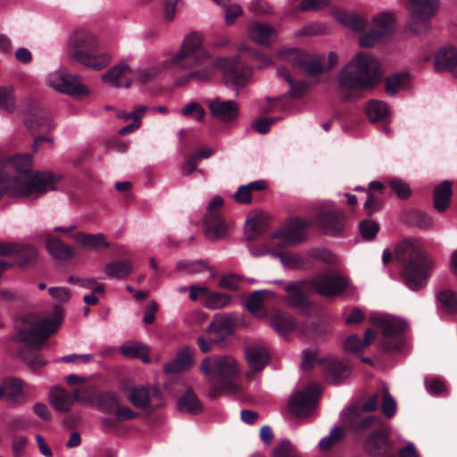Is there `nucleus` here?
I'll return each mask as SVG.
<instances>
[{"label": "nucleus", "instance_id": "nucleus-58", "mask_svg": "<svg viewBox=\"0 0 457 457\" xmlns=\"http://www.w3.org/2000/svg\"><path fill=\"white\" fill-rule=\"evenodd\" d=\"M113 413L119 423L136 420L139 417V413L137 411H133L128 406L120 405V403L114 409Z\"/></svg>", "mask_w": 457, "mask_h": 457}, {"label": "nucleus", "instance_id": "nucleus-12", "mask_svg": "<svg viewBox=\"0 0 457 457\" xmlns=\"http://www.w3.org/2000/svg\"><path fill=\"white\" fill-rule=\"evenodd\" d=\"M223 205V199L215 196L210 202L204 217L205 236L210 240L224 238L228 232L229 225L225 221L218 208Z\"/></svg>", "mask_w": 457, "mask_h": 457}, {"label": "nucleus", "instance_id": "nucleus-16", "mask_svg": "<svg viewBox=\"0 0 457 457\" xmlns=\"http://www.w3.org/2000/svg\"><path fill=\"white\" fill-rule=\"evenodd\" d=\"M320 395V386L312 384L306 390L298 391L290 397L288 410L296 417H306L315 408Z\"/></svg>", "mask_w": 457, "mask_h": 457}, {"label": "nucleus", "instance_id": "nucleus-47", "mask_svg": "<svg viewBox=\"0 0 457 457\" xmlns=\"http://www.w3.org/2000/svg\"><path fill=\"white\" fill-rule=\"evenodd\" d=\"M366 114L371 122L382 121L388 114L387 104L378 100H372L366 108Z\"/></svg>", "mask_w": 457, "mask_h": 457}, {"label": "nucleus", "instance_id": "nucleus-59", "mask_svg": "<svg viewBox=\"0 0 457 457\" xmlns=\"http://www.w3.org/2000/svg\"><path fill=\"white\" fill-rule=\"evenodd\" d=\"M303 333L313 339L323 337L327 333L326 327L320 322H311L303 328Z\"/></svg>", "mask_w": 457, "mask_h": 457}, {"label": "nucleus", "instance_id": "nucleus-57", "mask_svg": "<svg viewBox=\"0 0 457 457\" xmlns=\"http://www.w3.org/2000/svg\"><path fill=\"white\" fill-rule=\"evenodd\" d=\"M207 265L202 261L199 262H189L180 261L177 263V270L186 271L188 274L200 273L204 270L207 269Z\"/></svg>", "mask_w": 457, "mask_h": 457}, {"label": "nucleus", "instance_id": "nucleus-37", "mask_svg": "<svg viewBox=\"0 0 457 457\" xmlns=\"http://www.w3.org/2000/svg\"><path fill=\"white\" fill-rule=\"evenodd\" d=\"M193 364V354L188 348L182 349L177 357L164 366L167 373H179L188 370Z\"/></svg>", "mask_w": 457, "mask_h": 457}, {"label": "nucleus", "instance_id": "nucleus-41", "mask_svg": "<svg viewBox=\"0 0 457 457\" xmlns=\"http://www.w3.org/2000/svg\"><path fill=\"white\" fill-rule=\"evenodd\" d=\"M375 29L385 38L394 33L395 19L393 13L383 12L372 19Z\"/></svg>", "mask_w": 457, "mask_h": 457}, {"label": "nucleus", "instance_id": "nucleus-19", "mask_svg": "<svg viewBox=\"0 0 457 457\" xmlns=\"http://www.w3.org/2000/svg\"><path fill=\"white\" fill-rule=\"evenodd\" d=\"M48 83L57 91L71 96H80L87 94V88L80 83L79 76L55 72L48 77Z\"/></svg>", "mask_w": 457, "mask_h": 457}, {"label": "nucleus", "instance_id": "nucleus-11", "mask_svg": "<svg viewBox=\"0 0 457 457\" xmlns=\"http://www.w3.org/2000/svg\"><path fill=\"white\" fill-rule=\"evenodd\" d=\"M411 20L408 29L420 33L428 29V21L436 13L437 0H408Z\"/></svg>", "mask_w": 457, "mask_h": 457}, {"label": "nucleus", "instance_id": "nucleus-34", "mask_svg": "<svg viewBox=\"0 0 457 457\" xmlns=\"http://www.w3.org/2000/svg\"><path fill=\"white\" fill-rule=\"evenodd\" d=\"M178 409L181 412L196 415L203 411L204 407L193 390L188 388L179 397Z\"/></svg>", "mask_w": 457, "mask_h": 457}, {"label": "nucleus", "instance_id": "nucleus-62", "mask_svg": "<svg viewBox=\"0 0 457 457\" xmlns=\"http://www.w3.org/2000/svg\"><path fill=\"white\" fill-rule=\"evenodd\" d=\"M181 112L184 116H191L193 113H195V120L198 121L204 120L206 114L204 108L196 102H191L185 105Z\"/></svg>", "mask_w": 457, "mask_h": 457}, {"label": "nucleus", "instance_id": "nucleus-24", "mask_svg": "<svg viewBox=\"0 0 457 457\" xmlns=\"http://www.w3.org/2000/svg\"><path fill=\"white\" fill-rule=\"evenodd\" d=\"M48 253L56 260L70 261L75 256V251L70 245L65 244L59 237L48 235L46 240Z\"/></svg>", "mask_w": 457, "mask_h": 457}, {"label": "nucleus", "instance_id": "nucleus-54", "mask_svg": "<svg viewBox=\"0 0 457 457\" xmlns=\"http://www.w3.org/2000/svg\"><path fill=\"white\" fill-rule=\"evenodd\" d=\"M443 309L448 312H457V295L449 289L440 291L437 295Z\"/></svg>", "mask_w": 457, "mask_h": 457}, {"label": "nucleus", "instance_id": "nucleus-9", "mask_svg": "<svg viewBox=\"0 0 457 457\" xmlns=\"http://www.w3.org/2000/svg\"><path fill=\"white\" fill-rule=\"evenodd\" d=\"M21 109L25 114L24 124L29 130L50 131L54 128L50 113L33 98H25L21 104Z\"/></svg>", "mask_w": 457, "mask_h": 457}, {"label": "nucleus", "instance_id": "nucleus-4", "mask_svg": "<svg viewBox=\"0 0 457 457\" xmlns=\"http://www.w3.org/2000/svg\"><path fill=\"white\" fill-rule=\"evenodd\" d=\"M395 256L402 266L401 277L404 285L412 291L424 288L435 264L422 247L411 240H403L396 245Z\"/></svg>", "mask_w": 457, "mask_h": 457}, {"label": "nucleus", "instance_id": "nucleus-7", "mask_svg": "<svg viewBox=\"0 0 457 457\" xmlns=\"http://www.w3.org/2000/svg\"><path fill=\"white\" fill-rule=\"evenodd\" d=\"M373 323L381 332L379 344L384 351H398L403 346V334L407 328V323L403 320L384 316L374 318Z\"/></svg>", "mask_w": 457, "mask_h": 457}, {"label": "nucleus", "instance_id": "nucleus-20", "mask_svg": "<svg viewBox=\"0 0 457 457\" xmlns=\"http://www.w3.org/2000/svg\"><path fill=\"white\" fill-rule=\"evenodd\" d=\"M245 360L249 367L245 377L248 380L255 372H261L270 361V353L267 347L262 344H254L246 347L245 352Z\"/></svg>", "mask_w": 457, "mask_h": 457}, {"label": "nucleus", "instance_id": "nucleus-17", "mask_svg": "<svg viewBox=\"0 0 457 457\" xmlns=\"http://www.w3.org/2000/svg\"><path fill=\"white\" fill-rule=\"evenodd\" d=\"M349 279L339 274L320 273L311 280L312 287L320 295L332 297L342 294L348 287Z\"/></svg>", "mask_w": 457, "mask_h": 457}, {"label": "nucleus", "instance_id": "nucleus-22", "mask_svg": "<svg viewBox=\"0 0 457 457\" xmlns=\"http://www.w3.org/2000/svg\"><path fill=\"white\" fill-rule=\"evenodd\" d=\"M11 162L15 168L16 171L24 176L23 179L16 178L22 182L28 181L35 174L40 173V171H31L32 156L29 154H16L11 159ZM41 174H47L51 178V183H47V185L45 186L46 188V193L49 190H54L57 179L49 172H41Z\"/></svg>", "mask_w": 457, "mask_h": 457}, {"label": "nucleus", "instance_id": "nucleus-39", "mask_svg": "<svg viewBox=\"0 0 457 457\" xmlns=\"http://www.w3.org/2000/svg\"><path fill=\"white\" fill-rule=\"evenodd\" d=\"M129 71L130 68L127 64L120 62V64L113 66L106 73H104L102 77V79L104 82L112 84L115 87H124L126 88H129L131 86V81L127 80L124 84H121L119 79Z\"/></svg>", "mask_w": 457, "mask_h": 457}, {"label": "nucleus", "instance_id": "nucleus-26", "mask_svg": "<svg viewBox=\"0 0 457 457\" xmlns=\"http://www.w3.org/2000/svg\"><path fill=\"white\" fill-rule=\"evenodd\" d=\"M457 63V49L453 46L442 47L435 55L434 65L436 71H449L453 73Z\"/></svg>", "mask_w": 457, "mask_h": 457}, {"label": "nucleus", "instance_id": "nucleus-50", "mask_svg": "<svg viewBox=\"0 0 457 457\" xmlns=\"http://www.w3.org/2000/svg\"><path fill=\"white\" fill-rule=\"evenodd\" d=\"M265 229L264 222L258 216L253 217L246 221L245 237L248 241L257 239Z\"/></svg>", "mask_w": 457, "mask_h": 457}, {"label": "nucleus", "instance_id": "nucleus-13", "mask_svg": "<svg viewBox=\"0 0 457 457\" xmlns=\"http://www.w3.org/2000/svg\"><path fill=\"white\" fill-rule=\"evenodd\" d=\"M128 400L137 409H151L154 411L163 404V395L156 386L151 387L137 386L129 390Z\"/></svg>", "mask_w": 457, "mask_h": 457}, {"label": "nucleus", "instance_id": "nucleus-42", "mask_svg": "<svg viewBox=\"0 0 457 457\" xmlns=\"http://www.w3.org/2000/svg\"><path fill=\"white\" fill-rule=\"evenodd\" d=\"M234 322L227 318L212 321L207 327V333L214 334L219 340H223L226 337L234 332Z\"/></svg>", "mask_w": 457, "mask_h": 457}, {"label": "nucleus", "instance_id": "nucleus-14", "mask_svg": "<svg viewBox=\"0 0 457 457\" xmlns=\"http://www.w3.org/2000/svg\"><path fill=\"white\" fill-rule=\"evenodd\" d=\"M281 57L294 67L299 68L310 77L318 76L324 72V66L319 56H312L306 52L292 48L284 51Z\"/></svg>", "mask_w": 457, "mask_h": 457}, {"label": "nucleus", "instance_id": "nucleus-18", "mask_svg": "<svg viewBox=\"0 0 457 457\" xmlns=\"http://www.w3.org/2000/svg\"><path fill=\"white\" fill-rule=\"evenodd\" d=\"M346 216L343 211L328 209L320 211L316 216V224L328 236H341L345 230Z\"/></svg>", "mask_w": 457, "mask_h": 457}, {"label": "nucleus", "instance_id": "nucleus-32", "mask_svg": "<svg viewBox=\"0 0 457 457\" xmlns=\"http://www.w3.org/2000/svg\"><path fill=\"white\" fill-rule=\"evenodd\" d=\"M23 393L22 381L16 378H6L0 384V399L19 403L17 398Z\"/></svg>", "mask_w": 457, "mask_h": 457}, {"label": "nucleus", "instance_id": "nucleus-53", "mask_svg": "<svg viewBox=\"0 0 457 457\" xmlns=\"http://www.w3.org/2000/svg\"><path fill=\"white\" fill-rule=\"evenodd\" d=\"M381 411L387 419H392L396 412V402L389 394L386 387L382 388L381 392Z\"/></svg>", "mask_w": 457, "mask_h": 457}, {"label": "nucleus", "instance_id": "nucleus-55", "mask_svg": "<svg viewBox=\"0 0 457 457\" xmlns=\"http://www.w3.org/2000/svg\"><path fill=\"white\" fill-rule=\"evenodd\" d=\"M0 108L7 112H12L15 110L12 87H0Z\"/></svg>", "mask_w": 457, "mask_h": 457}, {"label": "nucleus", "instance_id": "nucleus-44", "mask_svg": "<svg viewBox=\"0 0 457 457\" xmlns=\"http://www.w3.org/2000/svg\"><path fill=\"white\" fill-rule=\"evenodd\" d=\"M104 272L111 278H125L132 272V266L129 261L112 262L105 265Z\"/></svg>", "mask_w": 457, "mask_h": 457}, {"label": "nucleus", "instance_id": "nucleus-21", "mask_svg": "<svg viewBox=\"0 0 457 457\" xmlns=\"http://www.w3.org/2000/svg\"><path fill=\"white\" fill-rule=\"evenodd\" d=\"M207 106L211 115L222 122H230L237 119L239 115V106L236 101H223L217 97L208 100Z\"/></svg>", "mask_w": 457, "mask_h": 457}, {"label": "nucleus", "instance_id": "nucleus-23", "mask_svg": "<svg viewBox=\"0 0 457 457\" xmlns=\"http://www.w3.org/2000/svg\"><path fill=\"white\" fill-rule=\"evenodd\" d=\"M284 288L287 292V301L288 306L299 312H306L311 306V303L303 292L302 283H288Z\"/></svg>", "mask_w": 457, "mask_h": 457}, {"label": "nucleus", "instance_id": "nucleus-8", "mask_svg": "<svg viewBox=\"0 0 457 457\" xmlns=\"http://www.w3.org/2000/svg\"><path fill=\"white\" fill-rule=\"evenodd\" d=\"M341 419L345 430L357 437L368 436L374 428L382 425L378 417L361 411L359 410V405L350 406L344 411Z\"/></svg>", "mask_w": 457, "mask_h": 457}, {"label": "nucleus", "instance_id": "nucleus-38", "mask_svg": "<svg viewBox=\"0 0 457 457\" xmlns=\"http://www.w3.org/2000/svg\"><path fill=\"white\" fill-rule=\"evenodd\" d=\"M326 373L331 382L335 385L340 384L350 375V369L347 365L338 360H330L327 362Z\"/></svg>", "mask_w": 457, "mask_h": 457}, {"label": "nucleus", "instance_id": "nucleus-29", "mask_svg": "<svg viewBox=\"0 0 457 457\" xmlns=\"http://www.w3.org/2000/svg\"><path fill=\"white\" fill-rule=\"evenodd\" d=\"M270 326L281 336L291 333L296 327V321L290 314L277 311L270 316Z\"/></svg>", "mask_w": 457, "mask_h": 457}, {"label": "nucleus", "instance_id": "nucleus-56", "mask_svg": "<svg viewBox=\"0 0 457 457\" xmlns=\"http://www.w3.org/2000/svg\"><path fill=\"white\" fill-rule=\"evenodd\" d=\"M359 231L365 240H373L379 231V225L373 220H362L359 224Z\"/></svg>", "mask_w": 457, "mask_h": 457}, {"label": "nucleus", "instance_id": "nucleus-49", "mask_svg": "<svg viewBox=\"0 0 457 457\" xmlns=\"http://www.w3.org/2000/svg\"><path fill=\"white\" fill-rule=\"evenodd\" d=\"M409 82V76L406 73L394 74L385 80V89L387 95L395 96L399 90L404 88Z\"/></svg>", "mask_w": 457, "mask_h": 457}, {"label": "nucleus", "instance_id": "nucleus-35", "mask_svg": "<svg viewBox=\"0 0 457 457\" xmlns=\"http://www.w3.org/2000/svg\"><path fill=\"white\" fill-rule=\"evenodd\" d=\"M73 238L84 248L90 250H101L109 247V244L106 242L103 234H87L84 232H78L74 234Z\"/></svg>", "mask_w": 457, "mask_h": 457}, {"label": "nucleus", "instance_id": "nucleus-2", "mask_svg": "<svg viewBox=\"0 0 457 457\" xmlns=\"http://www.w3.org/2000/svg\"><path fill=\"white\" fill-rule=\"evenodd\" d=\"M62 322V311L55 308L51 317L37 320L32 314H28L16 323V337L23 343L18 354L31 370H37L46 365L40 349Z\"/></svg>", "mask_w": 457, "mask_h": 457}, {"label": "nucleus", "instance_id": "nucleus-1", "mask_svg": "<svg viewBox=\"0 0 457 457\" xmlns=\"http://www.w3.org/2000/svg\"><path fill=\"white\" fill-rule=\"evenodd\" d=\"M170 65L178 70L188 71L181 78L183 82L190 79L208 80L219 69L222 71L228 85L238 87L246 84L249 74V69L238 55L212 61L203 46L202 36L197 32H192L185 37L181 49L170 59Z\"/></svg>", "mask_w": 457, "mask_h": 457}, {"label": "nucleus", "instance_id": "nucleus-60", "mask_svg": "<svg viewBox=\"0 0 457 457\" xmlns=\"http://www.w3.org/2000/svg\"><path fill=\"white\" fill-rule=\"evenodd\" d=\"M382 208L381 200L375 195L372 192L367 191V200L364 204V210L368 216L373 215L374 212H378Z\"/></svg>", "mask_w": 457, "mask_h": 457}, {"label": "nucleus", "instance_id": "nucleus-33", "mask_svg": "<svg viewBox=\"0 0 457 457\" xmlns=\"http://www.w3.org/2000/svg\"><path fill=\"white\" fill-rule=\"evenodd\" d=\"M335 17L338 22L354 31H362L366 29L368 21L356 12L339 10Z\"/></svg>", "mask_w": 457, "mask_h": 457}, {"label": "nucleus", "instance_id": "nucleus-5", "mask_svg": "<svg viewBox=\"0 0 457 457\" xmlns=\"http://www.w3.org/2000/svg\"><path fill=\"white\" fill-rule=\"evenodd\" d=\"M67 46L70 57L87 68L100 71L111 62V55L99 52L97 37L87 29H75L70 35Z\"/></svg>", "mask_w": 457, "mask_h": 457}, {"label": "nucleus", "instance_id": "nucleus-31", "mask_svg": "<svg viewBox=\"0 0 457 457\" xmlns=\"http://www.w3.org/2000/svg\"><path fill=\"white\" fill-rule=\"evenodd\" d=\"M50 404L59 412H68L72 406L71 394L60 386H54L49 394Z\"/></svg>", "mask_w": 457, "mask_h": 457}, {"label": "nucleus", "instance_id": "nucleus-3", "mask_svg": "<svg viewBox=\"0 0 457 457\" xmlns=\"http://www.w3.org/2000/svg\"><path fill=\"white\" fill-rule=\"evenodd\" d=\"M378 62L370 54L358 53L338 76V96L342 101L357 99L360 90L371 88L381 79Z\"/></svg>", "mask_w": 457, "mask_h": 457}, {"label": "nucleus", "instance_id": "nucleus-10", "mask_svg": "<svg viewBox=\"0 0 457 457\" xmlns=\"http://www.w3.org/2000/svg\"><path fill=\"white\" fill-rule=\"evenodd\" d=\"M363 449L371 457H396L389 432L383 424L378 425L368 434Z\"/></svg>", "mask_w": 457, "mask_h": 457}, {"label": "nucleus", "instance_id": "nucleus-40", "mask_svg": "<svg viewBox=\"0 0 457 457\" xmlns=\"http://www.w3.org/2000/svg\"><path fill=\"white\" fill-rule=\"evenodd\" d=\"M265 180H255L247 185L240 186L234 195L235 200L239 204H248L252 202V192L266 189Z\"/></svg>", "mask_w": 457, "mask_h": 457}, {"label": "nucleus", "instance_id": "nucleus-46", "mask_svg": "<svg viewBox=\"0 0 457 457\" xmlns=\"http://www.w3.org/2000/svg\"><path fill=\"white\" fill-rule=\"evenodd\" d=\"M12 255L16 259V263L24 267L33 263L37 258V250L29 245H16V249Z\"/></svg>", "mask_w": 457, "mask_h": 457}, {"label": "nucleus", "instance_id": "nucleus-15", "mask_svg": "<svg viewBox=\"0 0 457 457\" xmlns=\"http://www.w3.org/2000/svg\"><path fill=\"white\" fill-rule=\"evenodd\" d=\"M310 225L311 222L304 219L291 218L283 228L271 236V239H278L279 245L283 247L299 244L306 239L305 229Z\"/></svg>", "mask_w": 457, "mask_h": 457}, {"label": "nucleus", "instance_id": "nucleus-6", "mask_svg": "<svg viewBox=\"0 0 457 457\" xmlns=\"http://www.w3.org/2000/svg\"><path fill=\"white\" fill-rule=\"evenodd\" d=\"M200 370L209 378L211 389L209 397L216 399L225 392H230L235 387V381L239 374L237 361L229 355L204 358Z\"/></svg>", "mask_w": 457, "mask_h": 457}, {"label": "nucleus", "instance_id": "nucleus-61", "mask_svg": "<svg viewBox=\"0 0 457 457\" xmlns=\"http://www.w3.org/2000/svg\"><path fill=\"white\" fill-rule=\"evenodd\" d=\"M280 117H273V118H261L258 120H255L253 122V128L257 131L259 134H267L270 129V126L275 124L278 120H280Z\"/></svg>", "mask_w": 457, "mask_h": 457}, {"label": "nucleus", "instance_id": "nucleus-51", "mask_svg": "<svg viewBox=\"0 0 457 457\" xmlns=\"http://www.w3.org/2000/svg\"><path fill=\"white\" fill-rule=\"evenodd\" d=\"M345 431L344 425L335 427L328 436L323 437L320 441V448L323 451L331 449L344 438Z\"/></svg>", "mask_w": 457, "mask_h": 457}, {"label": "nucleus", "instance_id": "nucleus-30", "mask_svg": "<svg viewBox=\"0 0 457 457\" xmlns=\"http://www.w3.org/2000/svg\"><path fill=\"white\" fill-rule=\"evenodd\" d=\"M250 37L259 45H268L276 36L275 29L264 23L253 21L248 25Z\"/></svg>", "mask_w": 457, "mask_h": 457}, {"label": "nucleus", "instance_id": "nucleus-25", "mask_svg": "<svg viewBox=\"0 0 457 457\" xmlns=\"http://www.w3.org/2000/svg\"><path fill=\"white\" fill-rule=\"evenodd\" d=\"M88 402L95 403L103 412L112 414L120 403L119 396L112 391H96L89 395Z\"/></svg>", "mask_w": 457, "mask_h": 457}, {"label": "nucleus", "instance_id": "nucleus-45", "mask_svg": "<svg viewBox=\"0 0 457 457\" xmlns=\"http://www.w3.org/2000/svg\"><path fill=\"white\" fill-rule=\"evenodd\" d=\"M120 351L121 354L127 358L141 359L145 363L150 362V358L147 355L146 347L140 344L135 342L124 343L120 346Z\"/></svg>", "mask_w": 457, "mask_h": 457}, {"label": "nucleus", "instance_id": "nucleus-28", "mask_svg": "<svg viewBox=\"0 0 457 457\" xmlns=\"http://www.w3.org/2000/svg\"><path fill=\"white\" fill-rule=\"evenodd\" d=\"M375 337L376 333L372 328L366 329L363 340L355 334L351 335L344 341V350L348 353H361L373 342Z\"/></svg>", "mask_w": 457, "mask_h": 457}, {"label": "nucleus", "instance_id": "nucleus-63", "mask_svg": "<svg viewBox=\"0 0 457 457\" xmlns=\"http://www.w3.org/2000/svg\"><path fill=\"white\" fill-rule=\"evenodd\" d=\"M389 186L391 190L395 193L399 198L405 199L411 195V191L409 185L400 179L390 181Z\"/></svg>", "mask_w": 457, "mask_h": 457}, {"label": "nucleus", "instance_id": "nucleus-43", "mask_svg": "<svg viewBox=\"0 0 457 457\" xmlns=\"http://www.w3.org/2000/svg\"><path fill=\"white\" fill-rule=\"evenodd\" d=\"M270 295H271V292L268 290L253 292L246 302V309L248 312L253 315H258L259 312H262L261 317L266 316L267 312L263 310V301Z\"/></svg>", "mask_w": 457, "mask_h": 457}, {"label": "nucleus", "instance_id": "nucleus-27", "mask_svg": "<svg viewBox=\"0 0 457 457\" xmlns=\"http://www.w3.org/2000/svg\"><path fill=\"white\" fill-rule=\"evenodd\" d=\"M453 183L444 180L437 185L433 193L434 207L439 212H444L449 206L453 195Z\"/></svg>", "mask_w": 457, "mask_h": 457}, {"label": "nucleus", "instance_id": "nucleus-64", "mask_svg": "<svg viewBox=\"0 0 457 457\" xmlns=\"http://www.w3.org/2000/svg\"><path fill=\"white\" fill-rule=\"evenodd\" d=\"M329 4L330 0H303L300 3L299 9L302 12H312L323 9Z\"/></svg>", "mask_w": 457, "mask_h": 457}, {"label": "nucleus", "instance_id": "nucleus-48", "mask_svg": "<svg viewBox=\"0 0 457 457\" xmlns=\"http://www.w3.org/2000/svg\"><path fill=\"white\" fill-rule=\"evenodd\" d=\"M231 301L228 295L220 292H211L207 288V293L204 295L203 303L205 307L210 309H221L227 306Z\"/></svg>", "mask_w": 457, "mask_h": 457}, {"label": "nucleus", "instance_id": "nucleus-52", "mask_svg": "<svg viewBox=\"0 0 457 457\" xmlns=\"http://www.w3.org/2000/svg\"><path fill=\"white\" fill-rule=\"evenodd\" d=\"M271 457H301V454L289 440L284 439L274 447Z\"/></svg>", "mask_w": 457, "mask_h": 457}, {"label": "nucleus", "instance_id": "nucleus-36", "mask_svg": "<svg viewBox=\"0 0 457 457\" xmlns=\"http://www.w3.org/2000/svg\"><path fill=\"white\" fill-rule=\"evenodd\" d=\"M278 75L283 78L290 86V90L283 97L299 98L303 96L308 90V85L304 81L294 80L290 75L288 69L285 66L278 68Z\"/></svg>", "mask_w": 457, "mask_h": 457}]
</instances>
